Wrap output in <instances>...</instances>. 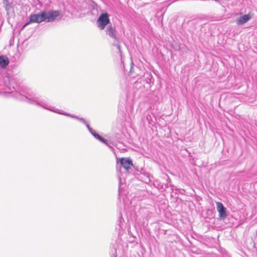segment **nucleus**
<instances>
[{
	"instance_id": "obj_9",
	"label": "nucleus",
	"mask_w": 257,
	"mask_h": 257,
	"mask_svg": "<svg viewBox=\"0 0 257 257\" xmlns=\"http://www.w3.org/2000/svg\"><path fill=\"white\" fill-rule=\"evenodd\" d=\"M251 18V15L250 14H248L236 19L235 22L238 26L242 25L248 22Z\"/></svg>"
},
{
	"instance_id": "obj_10",
	"label": "nucleus",
	"mask_w": 257,
	"mask_h": 257,
	"mask_svg": "<svg viewBox=\"0 0 257 257\" xmlns=\"http://www.w3.org/2000/svg\"><path fill=\"white\" fill-rule=\"evenodd\" d=\"M87 128H88L89 132L92 134V135L97 140H98L102 143L107 145V141L101 137L99 135L95 132L94 130H93L89 124H87Z\"/></svg>"
},
{
	"instance_id": "obj_8",
	"label": "nucleus",
	"mask_w": 257,
	"mask_h": 257,
	"mask_svg": "<svg viewBox=\"0 0 257 257\" xmlns=\"http://www.w3.org/2000/svg\"><path fill=\"white\" fill-rule=\"evenodd\" d=\"M122 252L120 245L117 243L115 242L112 245L110 251L111 257H117V255L121 254Z\"/></svg>"
},
{
	"instance_id": "obj_3",
	"label": "nucleus",
	"mask_w": 257,
	"mask_h": 257,
	"mask_svg": "<svg viewBox=\"0 0 257 257\" xmlns=\"http://www.w3.org/2000/svg\"><path fill=\"white\" fill-rule=\"evenodd\" d=\"M106 34L113 39L112 45L116 46L117 49L120 50L119 41L116 35V31L114 27L111 25L108 26L105 30Z\"/></svg>"
},
{
	"instance_id": "obj_4",
	"label": "nucleus",
	"mask_w": 257,
	"mask_h": 257,
	"mask_svg": "<svg viewBox=\"0 0 257 257\" xmlns=\"http://www.w3.org/2000/svg\"><path fill=\"white\" fill-rule=\"evenodd\" d=\"M109 22L110 20L107 13L101 14L97 20V26L101 30L104 29Z\"/></svg>"
},
{
	"instance_id": "obj_7",
	"label": "nucleus",
	"mask_w": 257,
	"mask_h": 257,
	"mask_svg": "<svg viewBox=\"0 0 257 257\" xmlns=\"http://www.w3.org/2000/svg\"><path fill=\"white\" fill-rule=\"evenodd\" d=\"M119 162L122 167L126 170V172H128L131 167L133 166L132 161L130 158H120L119 159Z\"/></svg>"
},
{
	"instance_id": "obj_2",
	"label": "nucleus",
	"mask_w": 257,
	"mask_h": 257,
	"mask_svg": "<svg viewBox=\"0 0 257 257\" xmlns=\"http://www.w3.org/2000/svg\"><path fill=\"white\" fill-rule=\"evenodd\" d=\"M45 11H40L38 13L32 14L30 16L29 21L24 25V27L28 26L30 23L40 24L43 22H45Z\"/></svg>"
},
{
	"instance_id": "obj_5",
	"label": "nucleus",
	"mask_w": 257,
	"mask_h": 257,
	"mask_svg": "<svg viewBox=\"0 0 257 257\" xmlns=\"http://www.w3.org/2000/svg\"><path fill=\"white\" fill-rule=\"evenodd\" d=\"M45 22H51L55 21L60 15L59 11H50L47 12H45Z\"/></svg>"
},
{
	"instance_id": "obj_6",
	"label": "nucleus",
	"mask_w": 257,
	"mask_h": 257,
	"mask_svg": "<svg viewBox=\"0 0 257 257\" xmlns=\"http://www.w3.org/2000/svg\"><path fill=\"white\" fill-rule=\"evenodd\" d=\"M217 210L219 213V216L221 219L224 220L227 216L226 208L223 204L219 202H216Z\"/></svg>"
},
{
	"instance_id": "obj_14",
	"label": "nucleus",
	"mask_w": 257,
	"mask_h": 257,
	"mask_svg": "<svg viewBox=\"0 0 257 257\" xmlns=\"http://www.w3.org/2000/svg\"><path fill=\"white\" fill-rule=\"evenodd\" d=\"M148 180H149V181H151V180H150V178H148Z\"/></svg>"
},
{
	"instance_id": "obj_12",
	"label": "nucleus",
	"mask_w": 257,
	"mask_h": 257,
	"mask_svg": "<svg viewBox=\"0 0 257 257\" xmlns=\"http://www.w3.org/2000/svg\"><path fill=\"white\" fill-rule=\"evenodd\" d=\"M124 219L121 214L120 213L119 218L117 221V225L119 226V229L122 228L123 225Z\"/></svg>"
},
{
	"instance_id": "obj_13",
	"label": "nucleus",
	"mask_w": 257,
	"mask_h": 257,
	"mask_svg": "<svg viewBox=\"0 0 257 257\" xmlns=\"http://www.w3.org/2000/svg\"><path fill=\"white\" fill-rule=\"evenodd\" d=\"M119 177V186H120L121 184V178L120 177V176L118 177Z\"/></svg>"
},
{
	"instance_id": "obj_1",
	"label": "nucleus",
	"mask_w": 257,
	"mask_h": 257,
	"mask_svg": "<svg viewBox=\"0 0 257 257\" xmlns=\"http://www.w3.org/2000/svg\"><path fill=\"white\" fill-rule=\"evenodd\" d=\"M24 93L26 94V95L23 96V98L22 99L23 100L26 101L28 103L36 104L46 109L49 110L50 111L54 112L58 114L69 116L72 118L77 119L80 122L85 124L86 126L87 124H88L86 121L83 118H80L76 115L69 114L63 111L62 110L55 108L54 106L50 105L48 104L45 103L42 99H41L38 96H37L36 94L34 93L30 90H26V92H24Z\"/></svg>"
},
{
	"instance_id": "obj_11",
	"label": "nucleus",
	"mask_w": 257,
	"mask_h": 257,
	"mask_svg": "<svg viewBox=\"0 0 257 257\" xmlns=\"http://www.w3.org/2000/svg\"><path fill=\"white\" fill-rule=\"evenodd\" d=\"M9 59L4 56H0V66L3 68L6 67L9 64Z\"/></svg>"
}]
</instances>
